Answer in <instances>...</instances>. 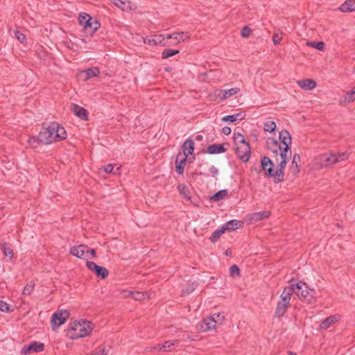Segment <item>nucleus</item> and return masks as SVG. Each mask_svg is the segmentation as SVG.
I'll return each mask as SVG.
<instances>
[{"label":"nucleus","instance_id":"obj_1","mask_svg":"<svg viewBox=\"0 0 355 355\" xmlns=\"http://www.w3.org/2000/svg\"><path fill=\"white\" fill-rule=\"evenodd\" d=\"M279 142L273 138H268L266 141L267 147L273 154L272 156L279 167L277 175L278 180L284 175V168L291 157V136L287 130H284L279 132Z\"/></svg>","mask_w":355,"mask_h":355},{"label":"nucleus","instance_id":"obj_2","mask_svg":"<svg viewBox=\"0 0 355 355\" xmlns=\"http://www.w3.org/2000/svg\"><path fill=\"white\" fill-rule=\"evenodd\" d=\"M348 157L347 152L327 153L317 157L315 164L320 167L327 166L346 160Z\"/></svg>","mask_w":355,"mask_h":355},{"label":"nucleus","instance_id":"obj_3","mask_svg":"<svg viewBox=\"0 0 355 355\" xmlns=\"http://www.w3.org/2000/svg\"><path fill=\"white\" fill-rule=\"evenodd\" d=\"M92 323L87 320L76 322L70 329L73 339L83 338L88 336L92 331Z\"/></svg>","mask_w":355,"mask_h":355},{"label":"nucleus","instance_id":"obj_4","mask_svg":"<svg viewBox=\"0 0 355 355\" xmlns=\"http://www.w3.org/2000/svg\"><path fill=\"white\" fill-rule=\"evenodd\" d=\"M51 132V137L53 139V142L64 140L67 138V132L65 129L57 123H52L48 127Z\"/></svg>","mask_w":355,"mask_h":355},{"label":"nucleus","instance_id":"obj_5","mask_svg":"<svg viewBox=\"0 0 355 355\" xmlns=\"http://www.w3.org/2000/svg\"><path fill=\"white\" fill-rule=\"evenodd\" d=\"M261 164L262 169L266 172V174L274 178L275 182L279 183L284 180V175L282 176V178H281L279 180H278L277 179L278 169L276 170L275 171H274V169H273L274 164L272 163V160L269 157H266V156L263 157L261 160Z\"/></svg>","mask_w":355,"mask_h":355},{"label":"nucleus","instance_id":"obj_6","mask_svg":"<svg viewBox=\"0 0 355 355\" xmlns=\"http://www.w3.org/2000/svg\"><path fill=\"white\" fill-rule=\"evenodd\" d=\"M294 293L303 301L309 303L311 302L309 295V287L306 283L300 282L294 284Z\"/></svg>","mask_w":355,"mask_h":355},{"label":"nucleus","instance_id":"obj_7","mask_svg":"<svg viewBox=\"0 0 355 355\" xmlns=\"http://www.w3.org/2000/svg\"><path fill=\"white\" fill-rule=\"evenodd\" d=\"M235 153L239 159L245 162H248L251 155L249 144L243 143L239 146H236Z\"/></svg>","mask_w":355,"mask_h":355},{"label":"nucleus","instance_id":"obj_8","mask_svg":"<svg viewBox=\"0 0 355 355\" xmlns=\"http://www.w3.org/2000/svg\"><path fill=\"white\" fill-rule=\"evenodd\" d=\"M86 266L89 270L101 279H105L108 276L109 272L106 268L100 266L93 261H87Z\"/></svg>","mask_w":355,"mask_h":355},{"label":"nucleus","instance_id":"obj_9","mask_svg":"<svg viewBox=\"0 0 355 355\" xmlns=\"http://www.w3.org/2000/svg\"><path fill=\"white\" fill-rule=\"evenodd\" d=\"M69 316V313L67 310L58 311L51 317V324L58 327L64 324Z\"/></svg>","mask_w":355,"mask_h":355},{"label":"nucleus","instance_id":"obj_10","mask_svg":"<svg viewBox=\"0 0 355 355\" xmlns=\"http://www.w3.org/2000/svg\"><path fill=\"white\" fill-rule=\"evenodd\" d=\"M44 345L40 342H32L27 345H24L21 349V353L24 355H27L33 352L38 353L44 350Z\"/></svg>","mask_w":355,"mask_h":355},{"label":"nucleus","instance_id":"obj_11","mask_svg":"<svg viewBox=\"0 0 355 355\" xmlns=\"http://www.w3.org/2000/svg\"><path fill=\"white\" fill-rule=\"evenodd\" d=\"M70 252L78 258L87 259L88 258V246L85 245L73 246L71 248Z\"/></svg>","mask_w":355,"mask_h":355},{"label":"nucleus","instance_id":"obj_12","mask_svg":"<svg viewBox=\"0 0 355 355\" xmlns=\"http://www.w3.org/2000/svg\"><path fill=\"white\" fill-rule=\"evenodd\" d=\"M340 316L339 315H330L322 321V322L319 324L318 329L320 331H324L327 329L332 324L338 322L340 319Z\"/></svg>","mask_w":355,"mask_h":355},{"label":"nucleus","instance_id":"obj_13","mask_svg":"<svg viewBox=\"0 0 355 355\" xmlns=\"http://www.w3.org/2000/svg\"><path fill=\"white\" fill-rule=\"evenodd\" d=\"M187 155L185 154H182L179 153L177 155L175 159V169L176 172L179 175H182L184 173V168L187 161Z\"/></svg>","mask_w":355,"mask_h":355},{"label":"nucleus","instance_id":"obj_14","mask_svg":"<svg viewBox=\"0 0 355 355\" xmlns=\"http://www.w3.org/2000/svg\"><path fill=\"white\" fill-rule=\"evenodd\" d=\"M100 74V70L97 67H93L83 70L80 72L79 76L83 77L84 81H87L92 77H97Z\"/></svg>","mask_w":355,"mask_h":355},{"label":"nucleus","instance_id":"obj_15","mask_svg":"<svg viewBox=\"0 0 355 355\" xmlns=\"http://www.w3.org/2000/svg\"><path fill=\"white\" fill-rule=\"evenodd\" d=\"M125 297L131 296L135 300L142 301L146 299H149L150 296L147 292H139V291H124Z\"/></svg>","mask_w":355,"mask_h":355},{"label":"nucleus","instance_id":"obj_16","mask_svg":"<svg viewBox=\"0 0 355 355\" xmlns=\"http://www.w3.org/2000/svg\"><path fill=\"white\" fill-rule=\"evenodd\" d=\"M39 135L42 144H49L53 142V139L51 137V132L48 128H43L40 132Z\"/></svg>","mask_w":355,"mask_h":355},{"label":"nucleus","instance_id":"obj_17","mask_svg":"<svg viewBox=\"0 0 355 355\" xmlns=\"http://www.w3.org/2000/svg\"><path fill=\"white\" fill-rule=\"evenodd\" d=\"M240 92L239 87H234L229 89H220L218 91V96L220 97V100L224 101Z\"/></svg>","mask_w":355,"mask_h":355},{"label":"nucleus","instance_id":"obj_18","mask_svg":"<svg viewBox=\"0 0 355 355\" xmlns=\"http://www.w3.org/2000/svg\"><path fill=\"white\" fill-rule=\"evenodd\" d=\"M216 326V322L211 318H207L200 323V329L202 331H207L214 329Z\"/></svg>","mask_w":355,"mask_h":355},{"label":"nucleus","instance_id":"obj_19","mask_svg":"<svg viewBox=\"0 0 355 355\" xmlns=\"http://www.w3.org/2000/svg\"><path fill=\"white\" fill-rule=\"evenodd\" d=\"M294 284L286 287L281 295L280 301L286 302V304H290L291 295L294 293Z\"/></svg>","mask_w":355,"mask_h":355},{"label":"nucleus","instance_id":"obj_20","mask_svg":"<svg viewBox=\"0 0 355 355\" xmlns=\"http://www.w3.org/2000/svg\"><path fill=\"white\" fill-rule=\"evenodd\" d=\"M164 37L162 35H155L144 38V42L150 45L162 44Z\"/></svg>","mask_w":355,"mask_h":355},{"label":"nucleus","instance_id":"obj_21","mask_svg":"<svg viewBox=\"0 0 355 355\" xmlns=\"http://www.w3.org/2000/svg\"><path fill=\"white\" fill-rule=\"evenodd\" d=\"M83 25L82 31L87 35H92L100 27L101 24H80Z\"/></svg>","mask_w":355,"mask_h":355},{"label":"nucleus","instance_id":"obj_22","mask_svg":"<svg viewBox=\"0 0 355 355\" xmlns=\"http://www.w3.org/2000/svg\"><path fill=\"white\" fill-rule=\"evenodd\" d=\"M227 150V148H225V144H211L207 147V152L209 154H218L221 153H224Z\"/></svg>","mask_w":355,"mask_h":355},{"label":"nucleus","instance_id":"obj_23","mask_svg":"<svg viewBox=\"0 0 355 355\" xmlns=\"http://www.w3.org/2000/svg\"><path fill=\"white\" fill-rule=\"evenodd\" d=\"M182 150L183 152L181 153L185 154L187 157L189 156V155H191L194 150L193 141L189 139H187L182 145Z\"/></svg>","mask_w":355,"mask_h":355},{"label":"nucleus","instance_id":"obj_24","mask_svg":"<svg viewBox=\"0 0 355 355\" xmlns=\"http://www.w3.org/2000/svg\"><path fill=\"white\" fill-rule=\"evenodd\" d=\"M72 111L73 112L75 115L80 117V119H82L83 120L87 119L88 112L83 107H80L78 105L73 104L72 106Z\"/></svg>","mask_w":355,"mask_h":355},{"label":"nucleus","instance_id":"obj_25","mask_svg":"<svg viewBox=\"0 0 355 355\" xmlns=\"http://www.w3.org/2000/svg\"><path fill=\"white\" fill-rule=\"evenodd\" d=\"M343 12H352L355 10V0H346L339 8Z\"/></svg>","mask_w":355,"mask_h":355},{"label":"nucleus","instance_id":"obj_26","mask_svg":"<svg viewBox=\"0 0 355 355\" xmlns=\"http://www.w3.org/2000/svg\"><path fill=\"white\" fill-rule=\"evenodd\" d=\"M355 101V86L352 88V90L347 92L344 96L340 98L341 103H349Z\"/></svg>","mask_w":355,"mask_h":355},{"label":"nucleus","instance_id":"obj_27","mask_svg":"<svg viewBox=\"0 0 355 355\" xmlns=\"http://www.w3.org/2000/svg\"><path fill=\"white\" fill-rule=\"evenodd\" d=\"M245 116L243 112H239L233 115H227L222 118V121L225 122H235L236 121H241Z\"/></svg>","mask_w":355,"mask_h":355},{"label":"nucleus","instance_id":"obj_28","mask_svg":"<svg viewBox=\"0 0 355 355\" xmlns=\"http://www.w3.org/2000/svg\"><path fill=\"white\" fill-rule=\"evenodd\" d=\"M270 216L269 211H263L259 212H255L250 215V220L253 222H257L264 218H268Z\"/></svg>","mask_w":355,"mask_h":355},{"label":"nucleus","instance_id":"obj_29","mask_svg":"<svg viewBox=\"0 0 355 355\" xmlns=\"http://www.w3.org/2000/svg\"><path fill=\"white\" fill-rule=\"evenodd\" d=\"M288 305L289 304L279 301L276 307L275 316L278 318L282 316L286 311Z\"/></svg>","mask_w":355,"mask_h":355},{"label":"nucleus","instance_id":"obj_30","mask_svg":"<svg viewBox=\"0 0 355 355\" xmlns=\"http://www.w3.org/2000/svg\"><path fill=\"white\" fill-rule=\"evenodd\" d=\"M166 38L167 39H173L176 42L179 43L180 41H184V40L189 38V35L187 33H184L183 32L174 33L171 35H168Z\"/></svg>","mask_w":355,"mask_h":355},{"label":"nucleus","instance_id":"obj_31","mask_svg":"<svg viewBox=\"0 0 355 355\" xmlns=\"http://www.w3.org/2000/svg\"><path fill=\"white\" fill-rule=\"evenodd\" d=\"M239 226H241V221L237 220H231L226 223L223 225V227L225 230L233 231L238 229Z\"/></svg>","mask_w":355,"mask_h":355},{"label":"nucleus","instance_id":"obj_32","mask_svg":"<svg viewBox=\"0 0 355 355\" xmlns=\"http://www.w3.org/2000/svg\"><path fill=\"white\" fill-rule=\"evenodd\" d=\"M180 343V340L176 339L174 340H167L163 345H162V348L163 352H170L173 349V347L178 345Z\"/></svg>","mask_w":355,"mask_h":355},{"label":"nucleus","instance_id":"obj_33","mask_svg":"<svg viewBox=\"0 0 355 355\" xmlns=\"http://www.w3.org/2000/svg\"><path fill=\"white\" fill-rule=\"evenodd\" d=\"M227 195L226 189L220 190L210 197V200L214 202H218L223 199Z\"/></svg>","mask_w":355,"mask_h":355},{"label":"nucleus","instance_id":"obj_34","mask_svg":"<svg viewBox=\"0 0 355 355\" xmlns=\"http://www.w3.org/2000/svg\"><path fill=\"white\" fill-rule=\"evenodd\" d=\"M178 191H179L180 195L183 196V198H184L187 200L191 199L190 191H189V189L184 184H180L178 186Z\"/></svg>","mask_w":355,"mask_h":355},{"label":"nucleus","instance_id":"obj_35","mask_svg":"<svg viewBox=\"0 0 355 355\" xmlns=\"http://www.w3.org/2000/svg\"><path fill=\"white\" fill-rule=\"evenodd\" d=\"M114 3L123 10H128L130 8V3L126 0H112Z\"/></svg>","mask_w":355,"mask_h":355},{"label":"nucleus","instance_id":"obj_36","mask_svg":"<svg viewBox=\"0 0 355 355\" xmlns=\"http://www.w3.org/2000/svg\"><path fill=\"white\" fill-rule=\"evenodd\" d=\"M225 230L223 227V226L221 228L215 230L210 237L211 241L213 243L216 242L220 238V236L225 232Z\"/></svg>","mask_w":355,"mask_h":355},{"label":"nucleus","instance_id":"obj_37","mask_svg":"<svg viewBox=\"0 0 355 355\" xmlns=\"http://www.w3.org/2000/svg\"><path fill=\"white\" fill-rule=\"evenodd\" d=\"M42 144L40 141V135L38 137H30L28 139V144L30 147L33 148H35L38 147V146Z\"/></svg>","mask_w":355,"mask_h":355},{"label":"nucleus","instance_id":"obj_38","mask_svg":"<svg viewBox=\"0 0 355 355\" xmlns=\"http://www.w3.org/2000/svg\"><path fill=\"white\" fill-rule=\"evenodd\" d=\"M234 142L235 146H239L243 143H248L245 141L244 136L241 133L234 135Z\"/></svg>","mask_w":355,"mask_h":355},{"label":"nucleus","instance_id":"obj_39","mask_svg":"<svg viewBox=\"0 0 355 355\" xmlns=\"http://www.w3.org/2000/svg\"><path fill=\"white\" fill-rule=\"evenodd\" d=\"M178 50L165 49L162 53V58L163 59H166L178 54Z\"/></svg>","mask_w":355,"mask_h":355},{"label":"nucleus","instance_id":"obj_40","mask_svg":"<svg viewBox=\"0 0 355 355\" xmlns=\"http://www.w3.org/2000/svg\"><path fill=\"white\" fill-rule=\"evenodd\" d=\"M264 130L266 132H273L276 128V123L273 121H268L264 123Z\"/></svg>","mask_w":355,"mask_h":355},{"label":"nucleus","instance_id":"obj_41","mask_svg":"<svg viewBox=\"0 0 355 355\" xmlns=\"http://www.w3.org/2000/svg\"><path fill=\"white\" fill-rule=\"evenodd\" d=\"M298 85L304 90L311 89V79L297 81Z\"/></svg>","mask_w":355,"mask_h":355},{"label":"nucleus","instance_id":"obj_42","mask_svg":"<svg viewBox=\"0 0 355 355\" xmlns=\"http://www.w3.org/2000/svg\"><path fill=\"white\" fill-rule=\"evenodd\" d=\"M92 17L86 12H80L78 15V22H90Z\"/></svg>","mask_w":355,"mask_h":355},{"label":"nucleus","instance_id":"obj_43","mask_svg":"<svg viewBox=\"0 0 355 355\" xmlns=\"http://www.w3.org/2000/svg\"><path fill=\"white\" fill-rule=\"evenodd\" d=\"M15 37L21 43L24 44L26 41V35L17 30L13 31Z\"/></svg>","mask_w":355,"mask_h":355},{"label":"nucleus","instance_id":"obj_44","mask_svg":"<svg viewBox=\"0 0 355 355\" xmlns=\"http://www.w3.org/2000/svg\"><path fill=\"white\" fill-rule=\"evenodd\" d=\"M300 162V157L298 154L295 153L293 157L292 168H294V172H298V163Z\"/></svg>","mask_w":355,"mask_h":355},{"label":"nucleus","instance_id":"obj_45","mask_svg":"<svg viewBox=\"0 0 355 355\" xmlns=\"http://www.w3.org/2000/svg\"><path fill=\"white\" fill-rule=\"evenodd\" d=\"M1 245V250L6 257H9L10 259L13 257L12 250L10 248H7L6 243H3Z\"/></svg>","mask_w":355,"mask_h":355},{"label":"nucleus","instance_id":"obj_46","mask_svg":"<svg viewBox=\"0 0 355 355\" xmlns=\"http://www.w3.org/2000/svg\"><path fill=\"white\" fill-rule=\"evenodd\" d=\"M35 284L33 282H30L27 285L24 287L23 290L24 295H30L34 290Z\"/></svg>","mask_w":355,"mask_h":355},{"label":"nucleus","instance_id":"obj_47","mask_svg":"<svg viewBox=\"0 0 355 355\" xmlns=\"http://www.w3.org/2000/svg\"><path fill=\"white\" fill-rule=\"evenodd\" d=\"M114 165L113 164H107V166H105L104 167V171L107 173H114V174H116L119 169H120V167H117L116 171H114Z\"/></svg>","mask_w":355,"mask_h":355},{"label":"nucleus","instance_id":"obj_48","mask_svg":"<svg viewBox=\"0 0 355 355\" xmlns=\"http://www.w3.org/2000/svg\"><path fill=\"white\" fill-rule=\"evenodd\" d=\"M230 274L232 277H235L239 276L240 270L236 265H233L230 268Z\"/></svg>","mask_w":355,"mask_h":355},{"label":"nucleus","instance_id":"obj_49","mask_svg":"<svg viewBox=\"0 0 355 355\" xmlns=\"http://www.w3.org/2000/svg\"><path fill=\"white\" fill-rule=\"evenodd\" d=\"M252 33V30L247 26H244L241 31V35L242 37L247 38Z\"/></svg>","mask_w":355,"mask_h":355},{"label":"nucleus","instance_id":"obj_50","mask_svg":"<svg viewBox=\"0 0 355 355\" xmlns=\"http://www.w3.org/2000/svg\"><path fill=\"white\" fill-rule=\"evenodd\" d=\"M209 318H213L216 322V324H222V322H223V320L225 319V317L220 313H214Z\"/></svg>","mask_w":355,"mask_h":355},{"label":"nucleus","instance_id":"obj_51","mask_svg":"<svg viewBox=\"0 0 355 355\" xmlns=\"http://www.w3.org/2000/svg\"><path fill=\"white\" fill-rule=\"evenodd\" d=\"M0 311H2V312H10V306L9 305L0 300Z\"/></svg>","mask_w":355,"mask_h":355},{"label":"nucleus","instance_id":"obj_52","mask_svg":"<svg viewBox=\"0 0 355 355\" xmlns=\"http://www.w3.org/2000/svg\"><path fill=\"white\" fill-rule=\"evenodd\" d=\"M325 46V44L323 42H312V47L315 48L319 51H323Z\"/></svg>","mask_w":355,"mask_h":355},{"label":"nucleus","instance_id":"obj_53","mask_svg":"<svg viewBox=\"0 0 355 355\" xmlns=\"http://www.w3.org/2000/svg\"><path fill=\"white\" fill-rule=\"evenodd\" d=\"M281 40H282V36L279 33H275L273 34L272 41H273L274 44H275V45L278 44L280 42Z\"/></svg>","mask_w":355,"mask_h":355},{"label":"nucleus","instance_id":"obj_54","mask_svg":"<svg viewBox=\"0 0 355 355\" xmlns=\"http://www.w3.org/2000/svg\"><path fill=\"white\" fill-rule=\"evenodd\" d=\"M209 172L214 177H216L218 174V170L214 166L209 168Z\"/></svg>","mask_w":355,"mask_h":355},{"label":"nucleus","instance_id":"obj_55","mask_svg":"<svg viewBox=\"0 0 355 355\" xmlns=\"http://www.w3.org/2000/svg\"><path fill=\"white\" fill-rule=\"evenodd\" d=\"M222 132L225 135H228L231 133V128L230 127L225 126L223 128Z\"/></svg>","mask_w":355,"mask_h":355},{"label":"nucleus","instance_id":"obj_56","mask_svg":"<svg viewBox=\"0 0 355 355\" xmlns=\"http://www.w3.org/2000/svg\"><path fill=\"white\" fill-rule=\"evenodd\" d=\"M89 255H91V257H92V258H95V257H96L95 250H94V249H90V248L88 247V256H89Z\"/></svg>","mask_w":355,"mask_h":355},{"label":"nucleus","instance_id":"obj_57","mask_svg":"<svg viewBox=\"0 0 355 355\" xmlns=\"http://www.w3.org/2000/svg\"><path fill=\"white\" fill-rule=\"evenodd\" d=\"M92 355H106L105 349H101L98 352H94Z\"/></svg>","mask_w":355,"mask_h":355},{"label":"nucleus","instance_id":"obj_58","mask_svg":"<svg viewBox=\"0 0 355 355\" xmlns=\"http://www.w3.org/2000/svg\"><path fill=\"white\" fill-rule=\"evenodd\" d=\"M194 290V287L192 286V288H191L190 289L189 288H187V289H183L182 290V295H184V294H189L190 293H191Z\"/></svg>","mask_w":355,"mask_h":355},{"label":"nucleus","instance_id":"obj_59","mask_svg":"<svg viewBox=\"0 0 355 355\" xmlns=\"http://www.w3.org/2000/svg\"><path fill=\"white\" fill-rule=\"evenodd\" d=\"M153 349L156 351H162V345L157 344L153 347Z\"/></svg>","mask_w":355,"mask_h":355},{"label":"nucleus","instance_id":"obj_60","mask_svg":"<svg viewBox=\"0 0 355 355\" xmlns=\"http://www.w3.org/2000/svg\"><path fill=\"white\" fill-rule=\"evenodd\" d=\"M202 139H203V137H202V135H198L196 137V139L197 141H202Z\"/></svg>","mask_w":355,"mask_h":355},{"label":"nucleus","instance_id":"obj_61","mask_svg":"<svg viewBox=\"0 0 355 355\" xmlns=\"http://www.w3.org/2000/svg\"><path fill=\"white\" fill-rule=\"evenodd\" d=\"M316 87V83L312 80V89Z\"/></svg>","mask_w":355,"mask_h":355},{"label":"nucleus","instance_id":"obj_62","mask_svg":"<svg viewBox=\"0 0 355 355\" xmlns=\"http://www.w3.org/2000/svg\"><path fill=\"white\" fill-rule=\"evenodd\" d=\"M186 336V338H188V339H191L193 340H195L196 339L193 338H191L189 335L187 334L185 335Z\"/></svg>","mask_w":355,"mask_h":355},{"label":"nucleus","instance_id":"obj_63","mask_svg":"<svg viewBox=\"0 0 355 355\" xmlns=\"http://www.w3.org/2000/svg\"><path fill=\"white\" fill-rule=\"evenodd\" d=\"M287 353H288V355H297L296 353H294L291 351H288Z\"/></svg>","mask_w":355,"mask_h":355},{"label":"nucleus","instance_id":"obj_64","mask_svg":"<svg viewBox=\"0 0 355 355\" xmlns=\"http://www.w3.org/2000/svg\"><path fill=\"white\" fill-rule=\"evenodd\" d=\"M306 45L309 46H311V42H306Z\"/></svg>","mask_w":355,"mask_h":355}]
</instances>
